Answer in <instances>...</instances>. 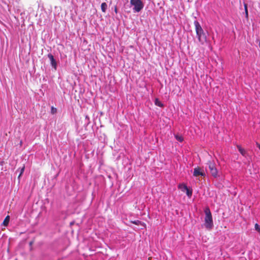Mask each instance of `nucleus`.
<instances>
[{"label": "nucleus", "instance_id": "nucleus-1", "mask_svg": "<svg viewBox=\"0 0 260 260\" xmlns=\"http://www.w3.org/2000/svg\"><path fill=\"white\" fill-rule=\"evenodd\" d=\"M194 25L198 41L203 45L207 41V36L198 21H194Z\"/></svg>", "mask_w": 260, "mask_h": 260}, {"label": "nucleus", "instance_id": "nucleus-2", "mask_svg": "<svg viewBox=\"0 0 260 260\" xmlns=\"http://www.w3.org/2000/svg\"><path fill=\"white\" fill-rule=\"evenodd\" d=\"M205 226L208 230H211L213 226L212 214L209 208L205 209Z\"/></svg>", "mask_w": 260, "mask_h": 260}, {"label": "nucleus", "instance_id": "nucleus-3", "mask_svg": "<svg viewBox=\"0 0 260 260\" xmlns=\"http://www.w3.org/2000/svg\"><path fill=\"white\" fill-rule=\"evenodd\" d=\"M130 4L134 7L133 8L134 12H139L144 7V4L141 0H131Z\"/></svg>", "mask_w": 260, "mask_h": 260}, {"label": "nucleus", "instance_id": "nucleus-4", "mask_svg": "<svg viewBox=\"0 0 260 260\" xmlns=\"http://www.w3.org/2000/svg\"><path fill=\"white\" fill-rule=\"evenodd\" d=\"M210 173L213 177L217 178L218 177V171L215 167V164L211 161H209L207 163Z\"/></svg>", "mask_w": 260, "mask_h": 260}, {"label": "nucleus", "instance_id": "nucleus-5", "mask_svg": "<svg viewBox=\"0 0 260 260\" xmlns=\"http://www.w3.org/2000/svg\"><path fill=\"white\" fill-rule=\"evenodd\" d=\"M199 175H201L202 176H205V173L203 171H201L200 168H195L193 171V176L197 177Z\"/></svg>", "mask_w": 260, "mask_h": 260}, {"label": "nucleus", "instance_id": "nucleus-6", "mask_svg": "<svg viewBox=\"0 0 260 260\" xmlns=\"http://www.w3.org/2000/svg\"><path fill=\"white\" fill-rule=\"evenodd\" d=\"M48 57L50 60V63L52 67L55 69L56 70L57 68V63L55 59L54 58L53 56L51 54H48Z\"/></svg>", "mask_w": 260, "mask_h": 260}, {"label": "nucleus", "instance_id": "nucleus-7", "mask_svg": "<svg viewBox=\"0 0 260 260\" xmlns=\"http://www.w3.org/2000/svg\"><path fill=\"white\" fill-rule=\"evenodd\" d=\"M178 188L180 189L182 191H185L188 188L187 185L185 184H180L178 185Z\"/></svg>", "mask_w": 260, "mask_h": 260}, {"label": "nucleus", "instance_id": "nucleus-8", "mask_svg": "<svg viewBox=\"0 0 260 260\" xmlns=\"http://www.w3.org/2000/svg\"><path fill=\"white\" fill-rule=\"evenodd\" d=\"M185 191H186V195L187 196V197L189 198H191V197L192 196V189H190L187 188V189H186Z\"/></svg>", "mask_w": 260, "mask_h": 260}, {"label": "nucleus", "instance_id": "nucleus-9", "mask_svg": "<svg viewBox=\"0 0 260 260\" xmlns=\"http://www.w3.org/2000/svg\"><path fill=\"white\" fill-rule=\"evenodd\" d=\"M131 222L133 223V224H135L138 225H145L144 223H143L138 220L132 221Z\"/></svg>", "mask_w": 260, "mask_h": 260}, {"label": "nucleus", "instance_id": "nucleus-10", "mask_svg": "<svg viewBox=\"0 0 260 260\" xmlns=\"http://www.w3.org/2000/svg\"><path fill=\"white\" fill-rule=\"evenodd\" d=\"M107 9V5L106 3H103L101 4V10L103 12H105Z\"/></svg>", "mask_w": 260, "mask_h": 260}, {"label": "nucleus", "instance_id": "nucleus-11", "mask_svg": "<svg viewBox=\"0 0 260 260\" xmlns=\"http://www.w3.org/2000/svg\"><path fill=\"white\" fill-rule=\"evenodd\" d=\"M175 137L176 139L180 142H182L183 141V138L181 135H175Z\"/></svg>", "mask_w": 260, "mask_h": 260}, {"label": "nucleus", "instance_id": "nucleus-12", "mask_svg": "<svg viewBox=\"0 0 260 260\" xmlns=\"http://www.w3.org/2000/svg\"><path fill=\"white\" fill-rule=\"evenodd\" d=\"M9 220H10V217L9 216H7L5 219H4L3 222V224L4 225V226H7L8 223H9Z\"/></svg>", "mask_w": 260, "mask_h": 260}, {"label": "nucleus", "instance_id": "nucleus-13", "mask_svg": "<svg viewBox=\"0 0 260 260\" xmlns=\"http://www.w3.org/2000/svg\"><path fill=\"white\" fill-rule=\"evenodd\" d=\"M155 104L159 107H163V104L160 102L159 101V100H158V99H156L155 100Z\"/></svg>", "mask_w": 260, "mask_h": 260}, {"label": "nucleus", "instance_id": "nucleus-14", "mask_svg": "<svg viewBox=\"0 0 260 260\" xmlns=\"http://www.w3.org/2000/svg\"><path fill=\"white\" fill-rule=\"evenodd\" d=\"M254 228L255 230L257 231L260 235V226L257 223H256L254 225Z\"/></svg>", "mask_w": 260, "mask_h": 260}, {"label": "nucleus", "instance_id": "nucleus-15", "mask_svg": "<svg viewBox=\"0 0 260 260\" xmlns=\"http://www.w3.org/2000/svg\"><path fill=\"white\" fill-rule=\"evenodd\" d=\"M25 167L23 166L22 168H21L20 171V174L18 176V179L20 178V176L23 174L24 171Z\"/></svg>", "mask_w": 260, "mask_h": 260}, {"label": "nucleus", "instance_id": "nucleus-16", "mask_svg": "<svg viewBox=\"0 0 260 260\" xmlns=\"http://www.w3.org/2000/svg\"><path fill=\"white\" fill-rule=\"evenodd\" d=\"M238 149H239V151L240 152V153L242 154V155H244V152H245L244 150L243 149H242L241 147L240 146H238Z\"/></svg>", "mask_w": 260, "mask_h": 260}, {"label": "nucleus", "instance_id": "nucleus-17", "mask_svg": "<svg viewBox=\"0 0 260 260\" xmlns=\"http://www.w3.org/2000/svg\"><path fill=\"white\" fill-rule=\"evenodd\" d=\"M85 120H86L87 124H89V123L90 122V119L88 115L85 116Z\"/></svg>", "mask_w": 260, "mask_h": 260}, {"label": "nucleus", "instance_id": "nucleus-18", "mask_svg": "<svg viewBox=\"0 0 260 260\" xmlns=\"http://www.w3.org/2000/svg\"><path fill=\"white\" fill-rule=\"evenodd\" d=\"M245 17L247 19H248V10H246V11H245Z\"/></svg>", "mask_w": 260, "mask_h": 260}, {"label": "nucleus", "instance_id": "nucleus-19", "mask_svg": "<svg viewBox=\"0 0 260 260\" xmlns=\"http://www.w3.org/2000/svg\"><path fill=\"white\" fill-rule=\"evenodd\" d=\"M244 10H245V11L248 10L247 4L244 3Z\"/></svg>", "mask_w": 260, "mask_h": 260}, {"label": "nucleus", "instance_id": "nucleus-20", "mask_svg": "<svg viewBox=\"0 0 260 260\" xmlns=\"http://www.w3.org/2000/svg\"><path fill=\"white\" fill-rule=\"evenodd\" d=\"M256 145H257V147L260 149V144H258L257 143Z\"/></svg>", "mask_w": 260, "mask_h": 260}, {"label": "nucleus", "instance_id": "nucleus-21", "mask_svg": "<svg viewBox=\"0 0 260 260\" xmlns=\"http://www.w3.org/2000/svg\"><path fill=\"white\" fill-rule=\"evenodd\" d=\"M115 12L116 13H117V9L116 7L115 8Z\"/></svg>", "mask_w": 260, "mask_h": 260}, {"label": "nucleus", "instance_id": "nucleus-22", "mask_svg": "<svg viewBox=\"0 0 260 260\" xmlns=\"http://www.w3.org/2000/svg\"><path fill=\"white\" fill-rule=\"evenodd\" d=\"M259 47H260V42H259Z\"/></svg>", "mask_w": 260, "mask_h": 260}]
</instances>
